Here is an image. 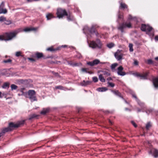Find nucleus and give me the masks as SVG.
Returning a JSON list of instances; mask_svg holds the SVG:
<instances>
[{"instance_id":"obj_25","label":"nucleus","mask_w":158,"mask_h":158,"mask_svg":"<svg viewBox=\"0 0 158 158\" xmlns=\"http://www.w3.org/2000/svg\"><path fill=\"white\" fill-rule=\"evenodd\" d=\"M9 83L7 82H5L2 86V87L4 89H6L7 87H9Z\"/></svg>"},{"instance_id":"obj_13","label":"nucleus","mask_w":158,"mask_h":158,"mask_svg":"<svg viewBox=\"0 0 158 158\" xmlns=\"http://www.w3.org/2000/svg\"><path fill=\"white\" fill-rule=\"evenodd\" d=\"M120 8L123 10L125 9H128V6L125 3L123 2H121L120 4Z\"/></svg>"},{"instance_id":"obj_9","label":"nucleus","mask_w":158,"mask_h":158,"mask_svg":"<svg viewBox=\"0 0 158 158\" xmlns=\"http://www.w3.org/2000/svg\"><path fill=\"white\" fill-rule=\"evenodd\" d=\"M5 6L4 3L2 2L0 5V14H6L7 12V10L6 9H4Z\"/></svg>"},{"instance_id":"obj_40","label":"nucleus","mask_w":158,"mask_h":158,"mask_svg":"<svg viewBox=\"0 0 158 158\" xmlns=\"http://www.w3.org/2000/svg\"><path fill=\"white\" fill-rule=\"evenodd\" d=\"M47 50L48 51H49L51 52L54 51L56 50L53 48L52 47H50L48 48L47 49Z\"/></svg>"},{"instance_id":"obj_19","label":"nucleus","mask_w":158,"mask_h":158,"mask_svg":"<svg viewBox=\"0 0 158 158\" xmlns=\"http://www.w3.org/2000/svg\"><path fill=\"white\" fill-rule=\"evenodd\" d=\"M2 131L4 134L6 132L11 131V129L10 127H9L6 128H3Z\"/></svg>"},{"instance_id":"obj_8","label":"nucleus","mask_w":158,"mask_h":158,"mask_svg":"<svg viewBox=\"0 0 158 158\" xmlns=\"http://www.w3.org/2000/svg\"><path fill=\"white\" fill-rule=\"evenodd\" d=\"M126 27L128 28H131V25L130 23H127L123 24L120 26H119V30H120L122 32H124L123 30Z\"/></svg>"},{"instance_id":"obj_22","label":"nucleus","mask_w":158,"mask_h":158,"mask_svg":"<svg viewBox=\"0 0 158 158\" xmlns=\"http://www.w3.org/2000/svg\"><path fill=\"white\" fill-rule=\"evenodd\" d=\"M35 55L36 57L39 59L43 57V54L42 53H40L39 52H37L35 54Z\"/></svg>"},{"instance_id":"obj_48","label":"nucleus","mask_w":158,"mask_h":158,"mask_svg":"<svg viewBox=\"0 0 158 158\" xmlns=\"http://www.w3.org/2000/svg\"><path fill=\"white\" fill-rule=\"evenodd\" d=\"M131 123L134 126V127H137V125L133 121H131Z\"/></svg>"},{"instance_id":"obj_63","label":"nucleus","mask_w":158,"mask_h":158,"mask_svg":"<svg viewBox=\"0 0 158 158\" xmlns=\"http://www.w3.org/2000/svg\"><path fill=\"white\" fill-rule=\"evenodd\" d=\"M1 94H2L1 92L0 91V98H2V97L1 96Z\"/></svg>"},{"instance_id":"obj_33","label":"nucleus","mask_w":158,"mask_h":158,"mask_svg":"<svg viewBox=\"0 0 158 158\" xmlns=\"http://www.w3.org/2000/svg\"><path fill=\"white\" fill-rule=\"evenodd\" d=\"M114 56L118 60V50L114 53Z\"/></svg>"},{"instance_id":"obj_30","label":"nucleus","mask_w":158,"mask_h":158,"mask_svg":"<svg viewBox=\"0 0 158 158\" xmlns=\"http://www.w3.org/2000/svg\"><path fill=\"white\" fill-rule=\"evenodd\" d=\"M12 60L10 59H8L7 60H4L3 61V62L5 63H11L12 62Z\"/></svg>"},{"instance_id":"obj_41","label":"nucleus","mask_w":158,"mask_h":158,"mask_svg":"<svg viewBox=\"0 0 158 158\" xmlns=\"http://www.w3.org/2000/svg\"><path fill=\"white\" fill-rule=\"evenodd\" d=\"M151 127V125L150 123H148L146 125V128L147 130L149 129Z\"/></svg>"},{"instance_id":"obj_62","label":"nucleus","mask_w":158,"mask_h":158,"mask_svg":"<svg viewBox=\"0 0 158 158\" xmlns=\"http://www.w3.org/2000/svg\"><path fill=\"white\" fill-rule=\"evenodd\" d=\"M129 19H132V17H131V16L129 15Z\"/></svg>"},{"instance_id":"obj_36","label":"nucleus","mask_w":158,"mask_h":158,"mask_svg":"<svg viewBox=\"0 0 158 158\" xmlns=\"http://www.w3.org/2000/svg\"><path fill=\"white\" fill-rule=\"evenodd\" d=\"M4 23L6 25H9L11 23V22L10 20H6V21H4Z\"/></svg>"},{"instance_id":"obj_24","label":"nucleus","mask_w":158,"mask_h":158,"mask_svg":"<svg viewBox=\"0 0 158 158\" xmlns=\"http://www.w3.org/2000/svg\"><path fill=\"white\" fill-rule=\"evenodd\" d=\"M38 115L35 114H31L29 116V120H31L32 119L36 118Z\"/></svg>"},{"instance_id":"obj_23","label":"nucleus","mask_w":158,"mask_h":158,"mask_svg":"<svg viewBox=\"0 0 158 158\" xmlns=\"http://www.w3.org/2000/svg\"><path fill=\"white\" fill-rule=\"evenodd\" d=\"M99 78L100 80L102 82H104L105 81V80L104 77L102 76V75L100 74L99 76Z\"/></svg>"},{"instance_id":"obj_29","label":"nucleus","mask_w":158,"mask_h":158,"mask_svg":"<svg viewBox=\"0 0 158 158\" xmlns=\"http://www.w3.org/2000/svg\"><path fill=\"white\" fill-rule=\"evenodd\" d=\"M100 63V60L98 59H95L93 61L94 65H97Z\"/></svg>"},{"instance_id":"obj_50","label":"nucleus","mask_w":158,"mask_h":158,"mask_svg":"<svg viewBox=\"0 0 158 158\" xmlns=\"http://www.w3.org/2000/svg\"><path fill=\"white\" fill-rule=\"evenodd\" d=\"M132 96L133 98H135L136 100L137 101L138 100L136 96V95L135 94H132Z\"/></svg>"},{"instance_id":"obj_10","label":"nucleus","mask_w":158,"mask_h":158,"mask_svg":"<svg viewBox=\"0 0 158 158\" xmlns=\"http://www.w3.org/2000/svg\"><path fill=\"white\" fill-rule=\"evenodd\" d=\"M148 74V72H146L143 74L137 73L136 75L137 77H140L141 79H145L147 78V76Z\"/></svg>"},{"instance_id":"obj_5","label":"nucleus","mask_w":158,"mask_h":158,"mask_svg":"<svg viewBox=\"0 0 158 158\" xmlns=\"http://www.w3.org/2000/svg\"><path fill=\"white\" fill-rule=\"evenodd\" d=\"M57 17L59 18H62L64 16L67 15L68 13L65 10L59 8L57 9Z\"/></svg>"},{"instance_id":"obj_7","label":"nucleus","mask_w":158,"mask_h":158,"mask_svg":"<svg viewBox=\"0 0 158 158\" xmlns=\"http://www.w3.org/2000/svg\"><path fill=\"white\" fill-rule=\"evenodd\" d=\"M83 31H84V33L85 34L86 33L85 31H87V30H88L89 32V33L91 34H93L96 31L95 30V27L94 26H93L92 27L89 29L88 27H85L83 29Z\"/></svg>"},{"instance_id":"obj_43","label":"nucleus","mask_w":158,"mask_h":158,"mask_svg":"<svg viewBox=\"0 0 158 158\" xmlns=\"http://www.w3.org/2000/svg\"><path fill=\"white\" fill-rule=\"evenodd\" d=\"M138 104L141 106H143L144 105V103L141 102L139 99L137 101Z\"/></svg>"},{"instance_id":"obj_56","label":"nucleus","mask_w":158,"mask_h":158,"mask_svg":"<svg viewBox=\"0 0 158 158\" xmlns=\"http://www.w3.org/2000/svg\"><path fill=\"white\" fill-rule=\"evenodd\" d=\"M155 39L156 40L158 41V36H156L155 37Z\"/></svg>"},{"instance_id":"obj_11","label":"nucleus","mask_w":158,"mask_h":158,"mask_svg":"<svg viewBox=\"0 0 158 158\" xmlns=\"http://www.w3.org/2000/svg\"><path fill=\"white\" fill-rule=\"evenodd\" d=\"M152 152L153 153V155L155 157H158V150L156 149H154L151 151L149 152V154H151Z\"/></svg>"},{"instance_id":"obj_55","label":"nucleus","mask_w":158,"mask_h":158,"mask_svg":"<svg viewBox=\"0 0 158 158\" xmlns=\"http://www.w3.org/2000/svg\"><path fill=\"white\" fill-rule=\"evenodd\" d=\"M95 35H96V36L97 37H99V34H98V33L96 32V31L94 33Z\"/></svg>"},{"instance_id":"obj_42","label":"nucleus","mask_w":158,"mask_h":158,"mask_svg":"<svg viewBox=\"0 0 158 158\" xmlns=\"http://www.w3.org/2000/svg\"><path fill=\"white\" fill-rule=\"evenodd\" d=\"M93 81L94 82H97L98 81V80L97 77H93L92 78Z\"/></svg>"},{"instance_id":"obj_28","label":"nucleus","mask_w":158,"mask_h":158,"mask_svg":"<svg viewBox=\"0 0 158 158\" xmlns=\"http://www.w3.org/2000/svg\"><path fill=\"white\" fill-rule=\"evenodd\" d=\"M114 44L112 43H109L107 44V46L110 48H111L112 47L114 46Z\"/></svg>"},{"instance_id":"obj_64","label":"nucleus","mask_w":158,"mask_h":158,"mask_svg":"<svg viewBox=\"0 0 158 158\" xmlns=\"http://www.w3.org/2000/svg\"><path fill=\"white\" fill-rule=\"evenodd\" d=\"M27 1L28 2H31L32 1V0H27Z\"/></svg>"},{"instance_id":"obj_44","label":"nucleus","mask_w":158,"mask_h":158,"mask_svg":"<svg viewBox=\"0 0 158 158\" xmlns=\"http://www.w3.org/2000/svg\"><path fill=\"white\" fill-rule=\"evenodd\" d=\"M87 64L88 65H89L91 66H94V64L93 63V61L88 62L87 63Z\"/></svg>"},{"instance_id":"obj_4","label":"nucleus","mask_w":158,"mask_h":158,"mask_svg":"<svg viewBox=\"0 0 158 158\" xmlns=\"http://www.w3.org/2000/svg\"><path fill=\"white\" fill-rule=\"evenodd\" d=\"M28 98L30 99L31 102L37 101L35 96V90H30L28 91Z\"/></svg>"},{"instance_id":"obj_35","label":"nucleus","mask_w":158,"mask_h":158,"mask_svg":"<svg viewBox=\"0 0 158 158\" xmlns=\"http://www.w3.org/2000/svg\"><path fill=\"white\" fill-rule=\"evenodd\" d=\"M55 88L57 89H60L61 90L64 89V87L61 85L57 86L55 87Z\"/></svg>"},{"instance_id":"obj_37","label":"nucleus","mask_w":158,"mask_h":158,"mask_svg":"<svg viewBox=\"0 0 158 158\" xmlns=\"http://www.w3.org/2000/svg\"><path fill=\"white\" fill-rule=\"evenodd\" d=\"M68 64H69L73 66H75L78 65L77 63H73L72 62H69Z\"/></svg>"},{"instance_id":"obj_49","label":"nucleus","mask_w":158,"mask_h":158,"mask_svg":"<svg viewBox=\"0 0 158 158\" xmlns=\"http://www.w3.org/2000/svg\"><path fill=\"white\" fill-rule=\"evenodd\" d=\"M108 84L109 86L112 87H113L114 86V84L112 83L108 82Z\"/></svg>"},{"instance_id":"obj_17","label":"nucleus","mask_w":158,"mask_h":158,"mask_svg":"<svg viewBox=\"0 0 158 158\" xmlns=\"http://www.w3.org/2000/svg\"><path fill=\"white\" fill-rule=\"evenodd\" d=\"M97 90L98 92H104L107 90V89L105 87H99L97 89Z\"/></svg>"},{"instance_id":"obj_31","label":"nucleus","mask_w":158,"mask_h":158,"mask_svg":"<svg viewBox=\"0 0 158 158\" xmlns=\"http://www.w3.org/2000/svg\"><path fill=\"white\" fill-rule=\"evenodd\" d=\"M103 112L105 114H112L113 112L112 111H110L108 110H105L103 111Z\"/></svg>"},{"instance_id":"obj_46","label":"nucleus","mask_w":158,"mask_h":158,"mask_svg":"<svg viewBox=\"0 0 158 158\" xmlns=\"http://www.w3.org/2000/svg\"><path fill=\"white\" fill-rule=\"evenodd\" d=\"M87 69H86V68H82L81 69V71L82 72H85L86 73H87L88 72L87 71ZM88 73H90V72H88Z\"/></svg>"},{"instance_id":"obj_54","label":"nucleus","mask_w":158,"mask_h":158,"mask_svg":"<svg viewBox=\"0 0 158 158\" xmlns=\"http://www.w3.org/2000/svg\"><path fill=\"white\" fill-rule=\"evenodd\" d=\"M104 74L106 75L107 76L110 75V73L108 72H105Z\"/></svg>"},{"instance_id":"obj_53","label":"nucleus","mask_w":158,"mask_h":158,"mask_svg":"<svg viewBox=\"0 0 158 158\" xmlns=\"http://www.w3.org/2000/svg\"><path fill=\"white\" fill-rule=\"evenodd\" d=\"M134 64L135 65H138V62L137 60H135L134 61Z\"/></svg>"},{"instance_id":"obj_27","label":"nucleus","mask_w":158,"mask_h":158,"mask_svg":"<svg viewBox=\"0 0 158 158\" xmlns=\"http://www.w3.org/2000/svg\"><path fill=\"white\" fill-rule=\"evenodd\" d=\"M10 87L11 90L16 89L18 88L17 85L14 84L11 85Z\"/></svg>"},{"instance_id":"obj_18","label":"nucleus","mask_w":158,"mask_h":158,"mask_svg":"<svg viewBox=\"0 0 158 158\" xmlns=\"http://www.w3.org/2000/svg\"><path fill=\"white\" fill-rule=\"evenodd\" d=\"M91 83V82L89 81H85L84 80L81 83V84L82 86H86L88 85H89Z\"/></svg>"},{"instance_id":"obj_6","label":"nucleus","mask_w":158,"mask_h":158,"mask_svg":"<svg viewBox=\"0 0 158 158\" xmlns=\"http://www.w3.org/2000/svg\"><path fill=\"white\" fill-rule=\"evenodd\" d=\"M141 29L143 31H145L147 32H149L152 31V28L148 25L142 24Z\"/></svg>"},{"instance_id":"obj_59","label":"nucleus","mask_w":158,"mask_h":158,"mask_svg":"<svg viewBox=\"0 0 158 158\" xmlns=\"http://www.w3.org/2000/svg\"><path fill=\"white\" fill-rule=\"evenodd\" d=\"M141 111V110L139 108H137V111L138 112H139Z\"/></svg>"},{"instance_id":"obj_32","label":"nucleus","mask_w":158,"mask_h":158,"mask_svg":"<svg viewBox=\"0 0 158 158\" xmlns=\"http://www.w3.org/2000/svg\"><path fill=\"white\" fill-rule=\"evenodd\" d=\"M125 55L124 54L120 53L119 52V61L122 59H124V56ZM120 62H119V63Z\"/></svg>"},{"instance_id":"obj_52","label":"nucleus","mask_w":158,"mask_h":158,"mask_svg":"<svg viewBox=\"0 0 158 158\" xmlns=\"http://www.w3.org/2000/svg\"><path fill=\"white\" fill-rule=\"evenodd\" d=\"M28 59L30 60H31V61H35V60L33 58H28Z\"/></svg>"},{"instance_id":"obj_3","label":"nucleus","mask_w":158,"mask_h":158,"mask_svg":"<svg viewBox=\"0 0 158 158\" xmlns=\"http://www.w3.org/2000/svg\"><path fill=\"white\" fill-rule=\"evenodd\" d=\"M24 120L19 121L17 123L15 124L12 122H10L9 123L8 127L10 128L11 131H12L13 130L14 128L18 127L20 126L23 125L24 124Z\"/></svg>"},{"instance_id":"obj_39","label":"nucleus","mask_w":158,"mask_h":158,"mask_svg":"<svg viewBox=\"0 0 158 158\" xmlns=\"http://www.w3.org/2000/svg\"><path fill=\"white\" fill-rule=\"evenodd\" d=\"M111 91L114 95L117 96L118 95V90H111Z\"/></svg>"},{"instance_id":"obj_34","label":"nucleus","mask_w":158,"mask_h":158,"mask_svg":"<svg viewBox=\"0 0 158 158\" xmlns=\"http://www.w3.org/2000/svg\"><path fill=\"white\" fill-rule=\"evenodd\" d=\"M133 45L132 44H129V50L130 52H133Z\"/></svg>"},{"instance_id":"obj_38","label":"nucleus","mask_w":158,"mask_h":158,"mask_svg":"<svg viewBox=\"0 0 158 158\" xmlns=\"http://www.w3.org/2000/svg\"><path fill=\"white\" fill-rule=\"evenodd\" d=\"M6 18L4 16L0 17V22H4L6 21Z\"/></svg>"},{"instance_id":"obj_15","label":"nucleus","mask_w":158,"mask_h":158,"mask_svg":"<svg viewBox=\"0 0 158 158\" xmlns=\"http://www.w3.org/2000/svg\"><path fill=\"white\" fill-rule=\"evenodd\" d=\"M153 84L155 88H158V77L153 79Z\"/></svg>"},{"instance_id":"obj_21","label":"nucleus","mask_w":158,"mask_h":158,"mask_svg":"<svg viewBox=\"0 0 158 158\" xmlns=\"http://www.w3.org/2000/svg\"><path fill=\"white\" fill-rule=\"evenodd\" d=\"M35 30V29L34 28H26L23 30V31L25 32H29L31 31H34Z\"/></svg>"},{"instance_id":"obj_16","label":"nucleus","mask_w":158,"mask_h":158,"mask_svg":"<svg viewBox=\"0 0 158 158\" xmlns=\"http://www.w3.org/2000/svg\"><path fill=\"white\" fill-rule=\"evenodd\" d=\"M67 16V19L69 21H72L74 19L73 16L72 14L70 13H68L67 15H65Z\"/></svg>"},{"instance_id":"obj_14","label":"nucleus","mask_w":158,"mask_h":158,"mask_svg":"<svg viewBox=\"0 0 158 158\" xmlns=\"http://www.w3.org/2000/svg\"><path fill=\"white\" fill-rule=\"evenodd\" d=\"M50 110V109L49 107L45 108H44L40 112L41 114H45L47 113H48Z\"/></svg>"},{"instance_id":"obj_12","label":"nucleus","mask_w":158,"mask_h":158,"mask_svg":"<svg viewBox=\"0 0 158 158\" xmlns=\"http://www.w3.org/2000/svg\"><path fill=\"white\" fill-rule=\"evenodd\" d=\"M123 68L122 66H119V75L123 76L126 74V73L125 72L123 71Z\"/></svg>"},{"instance_id":"obj_60","label":"nucleus","mask_w":158,"mask_h":158,"mask_svg":"<svg viewBox=\"0 0 158 158\" xmlns=\"http://www.w3.org/2000/svg\"><path fill=\"white\" fill-rule=\"evenodd\" d=\"M123 17V16L122 15H120L119 14V19H120V18H122Z\"/></svg>"},{"instance_id":"obj_57","label":"nucleus","mask_w":158,"mask_h":158,"mask_svg":"<svg viewBox=\"0 0 158 158\" xmlns=\"http://www.w3.org/2000/svg\"><path fill=\"white\" fill-rule=\"evenodd\" d=\"M54 74L56 76H58L59 75V74H58V73H55Z\"/></svg>"},{"instance_id":"obj_45","label":"nucleus","mask_w":158,"mask_h":158,"mask_svg":"<svg viewBox=\"0 0 158 158\" xmlns=\"http://www.w3.org/2000/svg\"><path fill=\"white\" fill-rule=\"evenodd\" d=\"M147 63L148 64H151L153 63V61L152 60L149 59L147 60Z\"/></svg>"},{"instance_id":"obj_47","label":"nucleus","mask_w":158,"mask_h":158,"mask_svg":"<svg viewBox=\"0 0 158 158\" xmlns=\"http://www.w3.org/2000/svg\"><path fill=\"white\" fill-rule=\"evenodd\" d=\"M21 52H18L16 53L15 55L17 57H19L21 56Z\"/></svg>"},{"instance_id":"obj_2","label":"nucleus","mask_w":158,"mask_h":158,"mask_svg":"<svg viewBox=\"0 0 158 158\" xmlns=\"http://www.w3.org/2000/svg\"><path fill=\"white\" fill-rule=\"evenodd\" d=\"M89 46L93 48L100 49L102 48V44L99 39H97L96 41H91L89 44Z\"/></svg>"},{"instance_id":"obj_1","label":"nucleus","mask_w":158,"mask_h":158,"mask_svg":"<svg viewBox=\"0 0 158 158\" xmlns=\"http://www.w3.org/2000/svg\"><path fill=\"white\" fill-rule=\"evenodd\" d=\"M20 31V30L18 29L13 32L6 33L3 35H0V40L6 41L11 40L15 37L16 35Z\"/></svg>"},{"instance_id":"obj_51","label":"nucleus","mask_w":158,"mask_h":158,"mask_svg":"<svg viewBox=\"0 0 158 158\" xmlns=\"http://www.w3.org/2000/svg\"><path fill=\"white\" fill-rule=\"evenodd\" d=\"M4 134H5L3 133V132L2 131L0 133V137L4 135Z\"/></svg>"},{"instance_id":"obj_58","label":"nucleus","mask_w":158,"mask_h":158,"mask_svg":"<svg viewBox=\"0 0 158 158\" xmlns=\"http://www.w3.org/2000/svg\"><path fill=\"white\" fill-rule=\"evenodd\" d=\"M109 123L111 124V125H112V122L110 120H109Z\"/></svg>"},{"instance_id":"obj_61","label":"nucleus","mask_w":158,"mask_h":158,"mask_svg":"<svg viewBox=\"0 0 158 158\" xmlns=\"http://www.w3.org/2000/svg\"><path fill=\"white\" fill-rule=\"evenodd\" d=\"M155 59L156 60H158V57H156L155 58Z\"/></svg>"},{"instance_id":"obj_20","label":"nucleus","mask_w":158,"mask_h":158,"mask_svg":"<svg viewBox=\"0 0 158 158\" xmlns=\"http://www.w3.org/2000/svg\"><path fill=\"white\" fill-rule=\"evenodd\" d=\"M118 65L117 63H114L112 64L111 66V69L114 71L115 70V68Z\"/></svg>"},{"instance_id":"obj_26","label":"nucleus","mask_w":158,"mask_h":158,"mask_svg":"<svg viewBox=\"0 0 158 158\" xmlns=\"http://www.w3.org/2000/svg\"><path fill=\"white\" fill-rule=\"evenodd\" d=\"M46 17L47 20H49L53 18V16L52 14H48L47 15Z\"/></svg>"}]
</instances>
